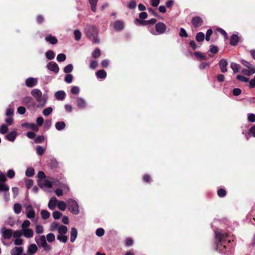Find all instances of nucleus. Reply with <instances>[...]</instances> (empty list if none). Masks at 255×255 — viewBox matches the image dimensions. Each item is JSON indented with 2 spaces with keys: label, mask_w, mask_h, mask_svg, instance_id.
<instances>
[{
  "label": "nucleus",
  "mask_w": 255,
  "mask_h": 255,
  "mask_svg": "<svg viewBox=\"0 0 255 255\" xmlns=\"http://www.w3.org/2000/svg\"><path fill=\"white\" fill-rule=\"evenodd\" d=\"M30 93L38 103L37 108H41L45 106L47 100V96L46 95H43L41 91L38 89H33Z\"/></svg>",
  "instance_id": "nucleus-1"
},
{
  "label": "nucleus",
  "mask_w": 255,
  "mask_h": 255,
  "mask_svg": "<svg viewBox=\"0 0 255 255\" xmlns=\"http://www.w3.org/2000/svg\"><path fill=\"white\" fill-rule=\"evenodd\" d=\"M85 32L87 36L95 43H99L100 40L98 38V30L94 25H88L85 29Z\"/></svg>",
  "instance_id": "nucleus-2"
},
{
  "label": "nucleus",
  "mask_w": 255,
  "mask_h": 255,
  "mask_svg": "<svg viewBox=\"0 0 255 255\" xmlns=\"http://www.w3.org/2000/svg\"><path fill=\"white\" fill-rule=\"evenodd\" d=\"M34 240L38 246L39 247L42 248L44 251L46 252H49L51 250L52 248L47 243L45 236L42 235L39 237H36L34 238Z\"/></svg>",
  "instance_id": "nucleus-3"
},
{
  "label": "nucleus",
  "mask_w": 255,
  "mask_h": 255,
  "mask_svg": "<svg viewBox=\"0 0 255 255\" xmlns=\"http://www.w3.org/2000/svg\"><path fill=\"white\" fill-rule=\"evenodd\" d=\"M67 205L69 210L72 214L77 215L79 213V206L76 201L69 199L67 200Z\"/></svg>",
  "instance_id": "nucleus-4"
},
{
  "label": "nucleus",
  "mask_w": 255,
  "mask_h": 255,
  "mask_svg": "<svg viewBox=\"0 0 255 255\" xmlns=\"http://www.w3.org/2000/svg\"><path fill=\"white\" fill-rule=\"evenodd\" d=\"M55 183V179H44L38 180V185L41 188H50Z\"/></svg>",
  "instance_id": "nucleus-5"
},
{
  "label": "nucleus",
  "mask_w": 255,
  "mask_h": 255,
  "mask_svg": "<svg viewBox=\"0 0 255 255\" xmlns=\"http://www.w3.org/2000/svg\"><path fill=\"white\" fill-rule=\"evenodd\" d=\"M0 233L4 239L9 240L12 236L13 230L3 227L0 229Z\"/></svg>",
  "instance_id": "nucleus-6"
},
{
  "label": "nucleus",
  "mask_w": 255,
  "mask_h": 255,
  "mask_svg": "<svg viewBox=\"0 0 255 255\" xmlns=\"http://www.w3.org/2000/svg\"><path fill=\"white\" fill-rule=\"evenodd\" d=\"M155 28L158 34L164 33L166 31L167 28L166 25L161 22L156 23L155 24Z\"/></svg>",
  "instance_id": "nucleus-7"
},
{
  "label": "nucleus",
  "mask_w": 255,
  "mask_h": 255,
  "mask_svg": "<svg viewBox=\"0 0 255 255\" xmlns=\"http://www.w3.org/2000/svg\"><path fill=\"white\" fill-rule=\"evenodd\" d=\"M26 215L27 218L30 219L35 217V211L31 205L26 206Z\"/></svg>",
  "instance_id": "nucleus-8"
},
{
  "label": "nucleus",
  "mask_w": 255,
  "mask_h": 255,
  "mask_svg": "<svg viewBox=\"0 0 255 255\" xmlns=\"http://www.w3.org/2000/svg\"><path fill=\"white\" fill-rule=\"evenodd\" d=\"M191 22L194 26L196 28L202 25L203 20L200 17L196 16L192 18Z\"/></svg>",
  "instance_id": "nucleus-9"
},
{
  "label": "nucleus",
  "mask_w": 255,
  "mask_h": 255,
  "mask_svg": "<svg viewBox=\"0 0 255 255\" xmlns=\"http://www.w3.org/2000/svg\"><path fill=\"white\" fill-rule=\"evenodd\" d=\"M22 235L26 238H31L33 237L34 231L31 228H27L22 230Z\"/></svg>",
  "instance_id": "nucleus-10"
},
{
  "label": "nucleus",
  "mask_w": 255,
  "mask_h": 255,
  "mask_svg": "<svg viewBox=\"0 0 255 255\" xmlns=\"http://www.w3.org/2000/svg\"><path fill=\"white\" fill-rule=\"evenodd\" d=\"M38 251V247L34 244H30L27 248V253L29 255H33Z\"/></svg>",
  "instance_id": "nucleus-11"
},
{
  "label": "nucleus",
  "mask_w": 255,
  "mask_h": 255,
  "mask_svg": "<svg viewBox=\"0 0 255 255\" xmlns=\"http://www.w3.org/2000/svg\"><path fill=\"white\" fill-rule=\"evenodd\" d=\"M47 68L55 73H57L59 71V67L58 65L54 62H49L47 65Z\"/></svg>",
  "instance_id": "nucleus-12"
},
{
  "label": "nucleus",
  "mask_w": 255,
  "mask_h": 255,
  "mask_svg": "<svg viewBox=\"0 0 255 255\" xmlns=\"http://www.w3.org/2000/svg\"><path fill=\"white\" fill-rule=\"evenodd\" d=\"M38 81L36 78H28L25 81V84L28 87H32L37 84Z\"/></svg>",
  "instance_id": "nucleus-13"
},
{
  "label": "nucleus",
  "mask_w": 255,
  "mask_h": 255,
  "mask_svg": "<svg viewBox=\"0 0 255 255\" xmlns=\"http://www.w3.org/2000/svg\"><path fill=\"white\" fill-rule=\"evenodd\" d=\"M228 64V63L227 60L225 59H222L220 60L219 62V67L220 70L223 73H225L227 71V66Z\"/></svg>",
  "instance_id": "nucleus-14"
},
{
  "label": "nucleus",
  "mask_w": 255,
  "mask_h": 255,
  "mask_svg": "<svg viewBox=\"0 0 255 255\" xmlns=\"http://www.w3.org/2000/svg\"><path fill=\"white\" fill-rule=\"evenodd\" d=\"M23 252L22 247H15L12 249L10 252L11 255H20Z\"/></svg>",
  "instance_id": "nucleus-15"
},
{
  "label": "nucleus",
  "mask_w": 255,
  "mask_h": 255,
  "mask_svg": "<svg viewBox=\"0 0 255 255\" xmlns=\"http://www.w3.org/2000/svg\"><path fill=\"white\" fill-rule=\"evenodd\" d=\"M58 200L55 197H52L49 201L48 206L50 210L55 209L56 205H57Z\"/></svg>",
  "instance_id": "nucleus-16"
},
{
  "label": "nucleus",
  "mask_w": 255,
  "mask_h": 255,
  "mask_svg": "<svg viewBox=\"0 0 255 255\" xmlns=\"http://www.w3.org/2000/svg\"><path fill=\"white\" fill-rule=\"evenodd\" d=\"M114 27L117 31H121L124 27V22L121 20L116 21L114 24Z\"/></svg>",
  "instance_id": "nucleus-17"
},
{
  "label": "nucleus",
  "mask_w": 255,
  "mask_h": 255,
  "mask_svg": "<svg viewBox=\"0 0 255 255\" xmlns=\"http://www.w3.org/2000/svg\"><path fill=\"white\" fill-rule=\"evenodd\" d=\"M136 21L139 24L141 25H147L150 24H154L156 22V19L155 18H152L150 20L142 21L138 19H136Z\"/></svg>",
  "instance_id": "nucleus-18"
},
{
  "label": "nucleus",
  "mask_w": 255,
  "mask_h": 255,
  "mask_svg": "<svg viewBox=\"0 0 255 255\" xmlns=\"http://www.w3.org/2000/svg\"><path fill=\"white\" fill-rule=\"evenodd\" d=\"M215 234L216 238L220 242H222L228 236L227 234L225 233H222L221 231H216Z\"/></svg>",
  "instance_id": "nucleus-19"
},
{
  "label": "nucleus",
  "mask_w": 255,
  "mask_h": 255,
  "mask_svg": "<svg viewBox=\"0 0 255 255\" xmlns=\"http://www.w3.org/2000/svg\"><path fill=\"white\" fill-rule=\"evenodd\" d=\"M77 235L78 232L77 229L74 227L72 228L70 232V241L72 243H73L75 241L77 238Z\"/></svg>",
  "instance_id": "nucleus-20"
},
{
  "label": "nucleus",
  "mask_w": 255,
  "mask_h": 255,
  "mask_svg": "<svg viewBox=\"0 0 255 255\" xmlns=\"http://www.w3.org/2000/svg\"><path fill=\"white\" fill-rule=\"evenodd\" d=\"M77 105L80 109H83L86 107V103L84 99L81 98H78L76 100Z\"/></svg>",
  "instance_id": "nucleus-21"
},
{
  "label": "nucleus",
  "mask_w": 255,
  "mask_h": 255,
  "mask_svg": "<svg viewBox=\"0 0 255 255\" xmlns=\"http://www.w3.org/2000/svg\"><path fill=\"white\" fill-rule=\"evenodd\" d=\"M45 40L51 44H55L57 43V39L55 36L51 35H47L45 36Z\"/></svg>",
  "instance_id": "nucleus-22"
},
{
  "label": "nucleus",
  "mask_w": 255,
  "mask_h": 255,
  "mask_svg": "<svg viewBox=\"0 0 255 255\" xmlns=\"http://www.w3.org/2000/svg\"><path fill=\"white\" fill-rule=\"evenodd\" d=\"M16 135V132L15 131H12L7 134L5 137L9 141L13 142L14 141Z\"/></svg>",
  "instance_id": "nucleus-23"
},
{
  "label": "nucleus",
  "mask_w": 255,
  "mask_h": 255,
  "mask_svg": "<svg viewBox=\"0 0 255 255\" xmlns=\"http://www.w3.org/2000/svg\"><path fill=\"white\" fill-rule=\"evenodd\" d=\"M55 98L58 100H63L65 97V93L63 91H57L55 94Z\"/></svg>",
  "instance_id": "nucleus-24"
},
{
  "label": "nucleus",
  "mask_w": 255,
  "mask_h": 255,
  "mask_svg": "<svg viewBox=\"0 0 255 255\" xmlns=\"http://www.w3.org/2000/svg\"><path fill=\"white\" fill-rule=\"evenodd\" d=\"M240 39L239 37L236 34H233L231 38L230 44L235 46L237 44Z\"/></svg>",
  "instance_id": "nucleus-25"
},
{
  "label": "nucleus",
  "mask_w": 255,
  "mask_h": 255,
  "mask_svg": "<svg viewBox=\"0 0 255 255\" xmlns=\"http://www.w3.org/2000/svg\"><path fill=\"white\" fill-rule=\"evenodd\" d=\"M96 75L98 78L105 79L107 76V73L104 70H100L96 72Z\"/></svg>",
  "instance_id": "nucleus-26"
},
{
  "label": "nucleus",
  "mask_w": 255,
  "mask_h": 255,
  "mask_svg": "<svg viewBox=\"0 0 255 255\" xmlns=\"http://www.w3.org/2000/svg\"><path fill=\"white\" fill-rule=\"evenodd\" d=\"M66 125L64 122H58L55 124V128L58 130H61L65 128Z\"/></svg>",
  "instance_id": "nucleus-27"
},
{
  "label": "nucleus",
  "mask_w": 255,
  "mask_h": 255,
  "mask_svg": "<svg viewBox=\"0 0 255 255\" xmlns=\"http://www.w3.org/2000/svg\"><path fill=\"white\" fill-rule=\"evenodd\" d=\"M243 72L245 75L250 76L255 73V68L251 66L248 68V69L244 70Z\"/></svg>",
  "instance_id": "nucleus-28"
},
{
  "label": "nucleus",
  "mask_w": 255,
  "mask_h": 255,
  "mask_svg": "<svg viewBox=\"0 0 255 255\" xmlns=\"http://www.w3.org/2000/svg\"><path fill=\"white\" fill-rule=\"evenodd\" d=\"M68 231V228L66 226L61 225L58 228V235H65Z\"/></svg>",
  "instance_id": "nucleus-29"
},
{
  "label": "nucleus",
  "mask_w": 255,
  "mask_h": 255,
  "mask_svg": "<svg viewBox=\"0 0 255 255\" xmlns=\"http://www.w3.org/2000/svg\"><path fill=\"white\" fill-rule=\"evenodd\" d=\"M67 207L66 203L63 201H58L57 207L61 211H65Z\"/></svg>",
  "instance_id": "nucleus-30"
},
{
  "label": "nucleus",
  "mask_w": 255,
  "mask_h": 255,
  "mask_svg": "<svg viewBox=\"0 0 255 255\" xmlns=\"http://www.w3.org/2000/svg\"><path fill=\"white\" fill-rule=\"evenodd\" d=\"M22 209L21 205L19 203H15L13 206V210L15 214H19Z\"/></svg>",
  "instance_id": "nucleus-31"
},
{
  "label": "nucleus",
  "mask_w": 255,
  "mask_h": 255,
  "mask_svg": "<svg viewBox=\"0 0 255 255\" xmlns=\"http://www.w3.org/2000/svg\"><path fill=\"white\" fill-rule=\"evenodd\" d=\"M57 239L63 243H66L68 241V237L65 235H58L57 236Z\"/></svg>",
  "instance_id": "nucleus-32"
},
{
  "label": "nucleus",
  "mask_w": 255,
  "mask_h": 255,
  "mask_svg": "<svg viewBox=\"0 0 255 255\" xmlns=\"http://www.w3.org/2000/svg\"><path fill=\"white\" fill-rule=\"evenodd\" d=\"M205 39V35L203 32H200L197 33L196 40L198 42H202Z\"/></svg>",
  "instance_id": "nucleus-33"
},
{
  "label": "nucleus",
  "mask_w": 255,
  "mask_h": 255,
  "mask_svg": "<svg viewBox=\"0 0 255 255\" xmlns=\"http://www.w3.org/2000/svg\"><path fill=\"white\" fill-rule=\"evenodd\" d=\"M22 235V229L13 231L12 236L14 238H20Z\"/></svg>",
  "instance_id": "nucleus-34"
},
{
  "label": "nucleus",
  "mask_w": 255,
  "mask_h": 255,
  "mask_svg": "<svg viewBox=\"0 0 255 255\" xmlns=\"http://www.w3.org/2000/svg\"><path fill=\"white\" fill-rule=\"evenodd\" d=\"M231 68L232 69L234 73H237L240 68V65L234 62L231 63Z\"/></svg>",
  "instance_id": "nucleus-35"
},
{
  "label": "nucleus",
  "mask_w": 255,
  "mask_h": 255,
  "mask_svg": "<svg viewBox=\"0 0 255 255\" xmlns=\"http://www.w3.org/2000/svg\"><path fill=\"white\" fill-rule=\"evenodd\" d=\"M35 232L37 234H41L44 232L43 227L40 225L37 224L35 226Z\"/></svg>",
  "instance_id": "nucleus-36"
},
{
  "label": "nucleus",
  "mask_w": 255,
  "mask_h": 255,
  "mask_svg": "<svg viewBox=\"0 0 255 255\" xmlns=\"http://www.w3.org/2000/svg\"><path fill=\"white\" fill-rule=\"evenodd\" d=\"M9 190V187L3 182H0V191L7 192Z\"/></svg>",
  "instance_id": "nucleus-37"
},
{
  "label": "nucleus",
  "mask_w": 255,
  "mask_h": 255,
  "mask_svg": "<svg viewBox=\"0 0 255 255\" xmlns=\"http://www.w3.org/2000/svg\"><path fill=\"white\" fill-rule=\"evenodd\" d=\"M89 3L91 5V9L93 11L95 12L96 10V5L98 0H89Z\"/></svg>",
  "instance_id": "nucleus-38"
},
{
  "label": "nucleus",
  "mask_w": 255,
  "mask_h": 255,
  "mask_svg": "<svg viewBox=\"0 0 255 255\" xmlns=\"http://www.w3.org/2000/svg\"><path fill=\"white\" fill-rule=\"evenodd\" d=\"M30 224H31L29 220H24L23 221V222L22 223V224H21V229L22 230V229L24 230L25 229L29 228Z\"/></svg>",
  "instance_id": "nucleus-39"
},
{
  "label": "nucleus",
  "mask_w": 255,
  "mask_h": 255,
  "mask_svg": "<svg viewBox=\"0 0 255 255\" xmlns=\"http://www.w3.org/2000/svg\"><path fill=\"white\" fill-rule=\"evenodd\" d=\"M22 102L23 104H30L31 103H33L32 98L28 96L25 97L23 98H22Z\"/></svg>",
  "instance_id": "nucleus-40"
},
{
  "label": "nucleus",
  "mask_w": 255,
  "mask_h": 255,
  "mask_svg": "<svg viewBox=\"0 0 255 255\" xmlns=\"http://www.w3.org/2000/svg\"><path fill=\"white\" fill-rule=\"evenodd\" d=\"M53 109L51 107H48L43 110L42 114L45 116H48L52 112Z\"/></svg>",
  "instance_id": "nucleus-41"
},
{
  "label": "nucleus",
  "mask_w": 255,
  "mask_h": 255,
  "mask_svg": "<svg viewBox=\"0 0 255 255\" xmlns=\"http://www.w3.org/2000/svg\"><path fill=\"white\" fill-rule=\"evenodd\" d=\"M46 239L49 243L53 242L55 240V237L53 233H49L46 235Z\"/></svg>",
  "instance_id": "nucleus-42"
},
{
  "label": "nucleus",
  "mask_w": 255,
  "mask_h": 255,
  "mask_svg": "<svg viewBox=\"0 0 255 255\" xmlns=\"http://www.w3.org/2000/svg\"><path fill=\"white\" fill-rule=\"evenodd\" d=\"M25 126L26 128H28L32 129V130H33L34 131H37L38 130V127L34 124H33V123L26 124H25Z\"/></svg>",
  "instance_id": "nucleus-43"
},
{
  "label": "nucleus",
  "mask_w": 255,
  "mask_h": 255,
  "mask_svg": "<svg viewBox=\"0 0 255 255\" xmlns=\"http://www.w3.org/2000/svg\"><path fill=\"white\" fill-rule=\"evenodd\" d=\"M42 218L44 220L47 219L50 216V213L46 210H43L41 211Z\"/></svg>",
  "instance_id": "nucleus-44"
},
{
  "label": "nucleus",
  "mask_w": 255,
  "mask_h": 255,
  "mask_svg": "<svg viewBox=\"0 0 255 255\" xmlns=\"http://www.w3.org/2000/svg\"><path fill=\"white\" fill-rule=\"evenodd\" d=\"M60 226L57 223L53 222L50 225V230L51 231H58V228H59Z\"/></svg>",
  "instance_id": "nucleus-45"
},
{
  "label": "nucleus",
  "mask_w": 255,
  "mask_h": 255,
  "mask_svg": "<svg viewBox=\"0 0 255 255\" xmlns=\"http://www.w3.org/2000/svg\"><path fill=\"white\" fill-rule=\"evenodd\" d=\"M55 54L53 51L49 50L46 53V57L49 60H52L54 58Z\"/></svg>",
  "instance_id": "nucleus-46"
},
{
  "label": "nucleus",
  "mask_w": 255,
  "mask_h": 255,
  "mask_svg": "<svg viewBox=\"0 0 255 255\" xmlns=\"http://www.w3.org/2000/svg\"><path fill=\"white\" fill-rule=\"evenodd\" d=\"M34 174V170L32 168H28L26 169L25 174L28 177L32 176Z\"/></svg>",
  "instance_id": "nucleus-47"
},
{
  "label": "nucleus",
  "mask_w": 255,
  "mask_h": 255,
  "mask_svg": "<svg viewBox=\"0 0 255 255\" xmlns=\"http://www.w3.org/2000/svg\"><path fill=\"white\" fill-rule=\"evenodd\" d=\"M66 58V57L65 54L63 53H60L57 55V60L59 62H63L65 60Z\"/></svg>",
  "instance_id": "nucleus-48"
},
{
  "label": "nucleus",
  "mask_w": 255,
  "mask_h": 255,
  "mask_svg": "<svg viewBox=\"0 0 255 255\" xmlns=\"http://www.w3.org/2000/svg\"><path fill=\"white\" fill-rule=\"evenodd\" d=\"M73 70V65L72 64H68L64 68V72L65 73H70Z\"/></svg>",
  "instance_id": "nucleus-49"
},
{
  "label": "nucleus",
  "mask_w": 255,
  "mask_h": 255,
  "mask_svg": "<svg viewBox=\"0 0 255 255\" xmlns=\"http://www.w3.org/2000/svg\"><path fill=\"white\" fill-rule=\"evenodd\" d=\"M101 51L99 48L96 49L92 53V56L95 58H97L100 56Z\"/></svg>",
  "instance_id": "nucleus-50"
},
{
  "label": "nucleus",
  "mask_w": 255,
  "mask_h": 255,
  "mask_svg": "<svg viewBox=\"0 0 255 255\" xmlns=\"http://www.w3.org/2000/svg\"><path fill=\"white\" fill-rule=\"evenodd\" d=\"M62 214L61 213H60L59 211H57L53 212L52 213L53 217L55 220L59 219L60 218V217L62 216Z\"/></svg>",
  "instance_id": "nucleus-51"
},
{
  "label": "nucleus",
  "mask_w": 255,
  "mask_h": 255,
  "mask_svg": "<svg viewBox=\"0 0 255 255\" xmlns=\"http://www.w3.org/2000/svg\"><path fill=\"white\" fill-rule=\"evenodd\" d=\"M45 149V148H43L42 146H38L36 148L37 153L39 155H41L43 154Z\"/></svg>",
  "instance_id": "nucleus-52"
},
{
  "label": "nucleus",
  "mask_w": 255,
  "mask_h": 255,
  "mask_svg": "<svg viewBox=\"0 0 255 255\" xmlns=\"http://www.w3.org/2000/svg\"><path fill=\"white\" fill-rule=\"evenodd\" d=\"M75 39L76 40H79L81 37V33L79 30H75L74 32Z\"/></svg>",
  "instance_id": "nucleus-53"
},
{
  "label": "nucleus",
  "mask_w": 255,
  "mask_h": 255,
  "mask_svg": "<svg viewBox=\"0 0 255 255\" xmlns=\"http://www.w3.org/2000/svg\"><path fill=\"white\" fill-rule=\"evenodd\" d=\"M213 33V31L211 29H209L206 34L205 39L206 41H209L210 39V36Z\"/></svg>",
  "instance_id": "nucleus-54"
},
{
  "label": "nucleus",
  "mask_w": 255,
  "mask_h": 255,
  "mask_svg": "<svg viewBox=\"0 0 255 255\" xmlns=\"http://www.w3.org/2000/svg\"><path fill=\"white\" fill-rule=\"evenodd\" d=\"M105 231L102 228L98 229L96 231V235L98 237H102L104 235Z\"/></svg>",
  "instance_id": "nucleus-55"
},
{
  "label": "nucleus",
  "mask_w": 255,
  "mask_h": 255,
  "mask_svg": "<svg viewBox=\"0 0 255 255\" xmlns=\"http://www.w3.org/2000/svg\"><path fill=\"white\" fill-rule=\"evenodd\" d=\"M179 35L182 37H187L188 36V34L186 30L183 28H180Z\"/></svg>",
  "instance_id": "nucleus-56"
},
{
  "label": "nucleus",
  "mask_w": 255,
  "mask_h": 255,
  "mask_svg": "<svg viewBox=\"0 0 255 255\" xmlns=\"http://www.w3.org/2000/svg\"><path fill=\"white\" fill-rule=\"evenodd\" d=\"M210 51L214 54H216L218 51V48L215 45H212L210 46Z\"/></svg>",
  "instance_id": "nucleus-57"
},
{
  "label": "nucleus",
  "mask_w": 255,
  "mask_h": 255,
  "mask_svg": "<svg viewBox=\"0 0 255 255\" xmlns=\"http://www.w3.org/2000/svg\"><path fill=\"white\" fill-rule=\"evenodd\" d=\"M73 80V76L71 74L67 75L65 77V81L68 83H70Z\"/></svg>",
  "instance_id": "nucleus-58"
},
{
  "label": "nucleus",
  "mask_w": 255,
  "mask_h": 255,
  "mask_svg": "<svg viewBox=\"0 0 255 255\" xmlns=\"http://www.w3.org/2000/svg\"><path fill=\"white\" fill-rule=\"evenodd\" d=\"M52 125V121L51 120H47L45 121L44 123V128L48 129L50 128Z\"/></svg>",
  "instance_id": "nucleus-59"
},
{
  "label": "nucleus",
  "mask_w": 255,
  "mask_h": 255,
  "mask_svg": "<svg viewBox=\"0 0 255 255\" xmlns=\"http://www.w3.org/2000/svg\"><path fill=\"white\" fill-rule=\"evenodd\" d=\"M45 141V138L42 135H39L36 137L35 142H44Z\"/></svg>",
  "instance_id": "nucleus-60"
},
{
  "label": "nucleus",
  "mask_w": 255,
  "mask_h": 255,
  "mask_svg": "<svg viewBox=\"0 0 255 255\" xmlns=\"http://www.w3.org/2000/svg\"><path fill=\"white\" fill-rule=\"evenodd\" d=\"M98 65V63L97 61L93 60L91 62L90 67L91 69H95L97 67Z\"/></svg>",
  "instance_id": "nucleus-61"
},
{
  "label": "nucleus",
  "mask_w": 255,
  "mask_h": 255,
  "mask_svg": "<svg viewBox=\"0 0 255 255\" xmlns=\"http://www.w3.org/2000/svg\"><path fill=\"white\" fill-rule=\"evenodd\" d=\"M14 244L16 246H20L23 244V240L20 238H15Z\"/></svg>",
  "instance_id": "nucleus-62"
},
{
  "label": "nucleus",
  "mask_w": 255,
  "mask_h": 255,
  "mask_svg": "<svg viewBox=\"0 0 255 255\" xmlns=\"http://www.w3.org/2000/svg\"><path fill=\"white\" fill-rule=\"evenodd\" d=\"M44 123V119L42 117H38L36 119V123L37 126H41Z\"/></svg>",
  "instance_id": "nucleus-63"
},
{
  "label": "nucleus",
  "mask_w": 255,
  "mask_h": 255,
  "mask_svg": "<svg viewBox=\"0 0 255 255\" xmlns=\"http://www.w3.org/2000/svg\"><path fill=\"white\" fill-rule=\"evenodd\" d=\"M248 121H250V122H255V115L254 114H249L248 116Z\"/></svg>",
  "instance_id": "nucleus-64"
}]
</instances>
